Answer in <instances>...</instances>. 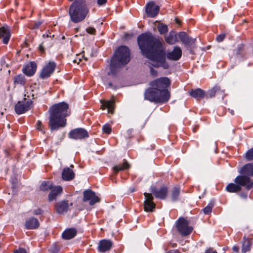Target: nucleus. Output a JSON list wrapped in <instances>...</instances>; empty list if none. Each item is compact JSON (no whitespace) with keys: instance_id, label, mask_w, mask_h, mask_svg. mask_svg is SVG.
<instances>
[{"instance_id":"1","label":"nucleus","mask_w":253,"mask_h":253,"mask_svg":"<svg viewBox=\"0 0 253 253\" xmlns=\"http://www.w3.org/2000/svg\"><path fill=\"white\" fill-rule=\"evenodd\" d=\"M137 42L143 55L151 60L156 67L168 69L169 65L166 62V53L162 43L151 33H144L137 38Z\"/></svg>"},{"instance_id":"2","label":"nucleus","mask_w":253,"mask_h":253,"mask_svg":"<svg viewBox=\"0 0 253 253\" xmlns=\"http://www.w3.org/2000/svg\"><path fill=\"white\" fill-rule=\"evenodd\" d=\"M241 175L237 176L234 179V183L228 184L226 190L230 193L240 192L242 187H245V191L240 194L241 197L246 199L248 197V191L253 188V180L250 178L253 176V163L244 165L240 170Z\"/></svg>"},{"instance_id":"3","label":"nucleus","mask_w":253,"mask_h":253,"mask_svg":"<svg viewBox=\"0 0 253 253\" xmlns=\"http://www.w3.org/2000/svg\"><path fill=\"white\" fill-rule=\"evenodd\" d=\"M170 84V80L167 77L160 78L151 82L150 87L145 92V99L156 103L167 102L170 97V92L167 89Z\"/></svg>"},{"instance_id":"4","label":"nucleus","mask_w":253,"mask_h":253,"mask_svg":"<svg viewBox=\"0 0 253 253\" xmlns=\"http://www.w3.org/2000/svg\"><path fill=\"white\" fill-rule=\"evenodd\" d=\"M68 108V104L64 102L54 104L49 108L48 126L51 131L65 126L66 124L65 118L69 115Z\"/></svg>"},{"instance_id":"5","label":"nucleus","mask_w":253,"mask_h":253,"mask_svg":"<svg viewBox=\"0 0 253 253\" xmlns=\"http://www.w3.org/2000/svg\"><path fill=\"white\" fill-rule=\"evenodd\" d=\"M89 8L85 0H75L69 6L68 13L74 23L84 20L88 15Z\"/></svg>"},{"instance_id":"6","label":"nucleus","mask_w":253,"mask_h":253,"mask_svg":"<svg viewBox=\"0 0 253 253\" xmlns=\"http://www.w3.org/2000/svg\"><path fill=\"white\" fill-rule=\"evenodd\" d=\"M129 60V51L128 47L126 46L119 47L111 60L110 72L108 74H116L119 68L127 64Z\"/></svg>"},{"instance_id":"7","label":"nucleus","mask_w":253,"mask_h":253,"mask_svg":"<svg viewBox=\"0 0 253 253\" xmlns=\"http://www.w3.org/2000/svg\"><path fill=\"white\" fill-rule=\"evenodd\" d=\"M178 232L182 236L189 235L193 230V227L189 225V222L186 218L180 217L176 222L175 225Z\"/></svg>"},{"instance_id":"8","label":"nucleus","mask_w":253,"mask_h":253,"mask_svg":"<svg viewBox=\"0 0 253 253\" xmlns=\"http://www.w3.org/2000/svg\"><path fill=\"white\" fill-rule=\"evenodd\" d=\"M178 36L185 47L189 50L190 52L192 53V48L195 47L196 39L189 37L188 35L184 32H179L178 34Z\"/></svg>"},{"instance_id":"9","label":"nucleus","mask_w":253,"mask_h":253,"mask_svg":"<svg viewBox=\"0 0 253 253\" xmlns=\"http://www.w3.org/2000/svg\"><path fill=\"white\" fill-rule=\"evenodd\" d=\"M32 104V102L30 99L26 100V99L24 98L23 102L19 101L15 105V112L18 114L24 113L31 108Z\"/></svg>"},{"instance_id":"10","label":"nucleus","mask_w":253,"mask_h":253,"mask_svg":"<svg viewBox=\"0 0 253 253\" xmlns=\"http://www.w3.org/2000/svg\"><path fill=\"white\" fill-rule=\"evenodd\" d=\"M145 200L144 203V211L147 212H152L155 209L156 205L153 202L154 197L152 194L144 193Z\"/></svg>"},{"instance_id":"11","label":"nucleus","mask_w":253,"mask_h":253,"mask_svg":"<svg viewBox=\"0 0 253 253\" xmlns=\"http://www.w3.org/2000/svg\"><path fill=\"white\" fill-rule=\"evenodd\" d=\"M69 137L75 139H81L88 137L87 131L84 128H79L71 130L69 133Z\"/></svg>"},{"instance_id":"12","label":"nucleus","mask_w":253,"mask_h":253,"mask_svg":"<svg viewBox=\"0 0 253 253\" xmlns=\"http://www.w3.org/2000/svg\"><path fill=\"white\" fill-rule=\"evenodd\" d=\"M150 190L157 198L165 199L167 196L168 188L166 186H162L159 189H157L155 186H152Z\"/></svg>"},{"instance_id":"13","label":"nucleus","mask_w":253,"mask_h":253,"mask_svg":"<svg viewBox=\"0 0 253 253\" xmlns=\"http://www.w3.org/2000/svg\"><path fill=\"white\" fill-rule=\"evenodd\" d=\"M83 201L84 202L89 201V205H93L96 203L99 202V199L95 195L94 192L90 190H86L84 192Z\"/></svg>"},{"instance_id":"14","label":"nucleus","mask_w":253,"mask_h":253,"mask_svg":"<svg viewBox=\"0 0 253 253\" xmlns=\"http://www.w3.org/2000/svg\"><path fill=\"white\" fill-rule=\"evenodd\" d=\"M56 67V64L53 62H49L42 70L40 77L42 79L48 78L53 72Z\"/></svg>"},{"instance_id":"15","label":"nucleus","mask_w":253,"mask_h":253,"mask_svg":"<svg viewBox=\"0 0 253 253\" xmlns=\"http://www.w3.org/2000/svg\"><path fill=\"white\" fill-rule=\"evenodd\" d=\"M159 7L156 5L154 1L149 2L146 5V12L148 16L154 17L158 13Z\"/></svg>"},{"instance_id":"16","label":"nucleus","mask_w":253,"mask_h":253,"mask_svg":"<svg viewBox=\"0 0 253 253\" xmlns=\"http://www.w3.org/2000/svg\"><path fill=\"white\" fill-rule=\"evenodd\" d=\"M182 55V50L178 46H175L171 52H168L167 57L168 59L177 61L180 59Z\"/></svg>"},{"instance_id":"17","label":"nucleus","mask_w":253,"mask_h":253,"mask_svg":"<svg viewBox=\"0 0 253 253\" xmlns=\"http://www.w3.org/2000/svg\"><path fill=\"white\" fill-rule=\"evenodd\" d=\"M112 245L113 243L111 240L103 239L99 241L98 250L100 252L104 253L110 251Z\"/></svg>"},{"instance_id":"18","label":"nucleus","mask_w":253,"mask_h":253,"mask_svg":"<svg viewBox=\"0 0 253 253\" xmlns=\"http://www.w3.org/2000/svg\"><path fill=\"white\" fill-rule=\"evenodd\" d=\"M37 65L34 62H31L23 68V72L28 76H31L36 72Z\"/></svg>"},{"instance_id":"19","label":"nucleus","mask_w":253,"mask_h":253,"mask_svg":"<svg viewBox=\"0 0 253 253\" xmlns=\"http://www.w3.org/2000/svg\"><path fill=\"white\" fill-rule=\"evenodd\" d=\"M10 38V32L8 27L0 28V39H2L3 43L7 44Z\"/></svg>"},{"instance_id":"20","label":"nucleus","mask_w":253,"mask_h":253,"mask_svg":"<svg viewBox=\"0 0 253 253\" xmlns=\"http://www.w3.org/2000/svg\"><path fill=\"white\" fill-rule=\"evenodd\" d=\"M25 226L28 229H35L39 227L40 223L37 218L31 217L26 221Z\"/></svg>"},{"instance_id":"21","label":"nucleus","mask_w":253,"mask_h":253,"mask_svg":"<svg viewBox=\"0 0 253 253\" xmlns=\"http://www.w3.org/2000/svg\"><path fill=\"white\" fill-rule=\"evenodd\" d=\"M68 207V202L63 201L57 203L55 206V209L57 213H63L67 211Z\"/></svg>"},{"instance_id":"22","label":"nucleus","mask_w":253,"mask_h":253,"mask_svg":"<svg viewBox=\"0 0 253 253\" xmlns=\"http://www.w3.org/2000/svg\"><path fill=\"white\" fill-rule=\"evenodd\" d=\"M75 177V173L72 169L70 168H65L62 172V178L64 180L69 181Z\"/></svg>"},{"instance_id":"23","label":"nucleus","mask_w":253,"mask_h":253,"mask_svg":"<svg viewBox=\"0 0 253 253\" xmlns=\"http://www.w3.org/2000/svg\"><path fill=\"white\" fill-rule=\"evenodd\" d=\"M62 192V188L61 186H55L52 188L51 192L49 194L48 198L49 201L54 200L56 196Z\"/></svg>"},{"instance_id":"24","label":"nucleus","mask_w":253,"mask_h":253,"mask_svg":"<svg viewBox=\"0 0 253 253\" xmlns=\"http://www.w3.org/2000/svg\"><path fill=\"white\" fill-rule=\"evenodd\" d=\"M101 102L102 103V105L101 106V108L102 109H105V108H106L108 109V113L111 114L114 113V109L115 108V100L114 98L112 100L103 102V101H101Z\"/></svg>"},{"instance_id":"25","label":"nucleus","mask_w":253,"mask_h":253,"mask_svg":"<svg viewBox=\"0 0 253 253\" xmlns=\"http://www.w3.org/2000/svg\"><path fill=\"white\" fill-rule=\"evenodd\" d=\"M165 40L169 44H174L177 42V35L174 31H170L168 35L165 36Z\"/></svg>"},{"instance_id":"26","label":"nucleus","mask_w":253,"mask_h":253,"mask_svg":"<svg viewBox=\"0 0 253 253\" xmlns=\"http://www.w3.org/2000/svg\"><path fill=\"white\" fill-rule=\"evenodd\" d=\"M77 234V230L75 228L67 229L62 233V236L63 239L70 240L74 238Z\"/></svg>"},{"instance_id":"27","label":"nucleus","mask_w":253,"mask_h":253,"mask_svg":"<svg viewBox=\"0 0 253 253\" xmlns=\"http://www.w3.org/2000/svg\"><path fill=\"white\" fill-rule=\"evenodd\" d=\"M189 93L192 97L197 99L203 98L204 97L205 95L204 91L200 88H197L194 90L192 89Z\"/></svg>"},{"instance_id":"28","label":"nucleus","mask_w":253,"mask_h":253,"mask_svg":"<svg viewBox=\"0 0 253 253\" xmlns=\"http://www.w3.org/2000/svg\"><path fill=\"white\" fill-rule=\"evenodd\" d=\"M251 246L252 242L251 240L248 238H246V236H244L242 243V252L245 253L249 251L251 249Z\"/></svg>"},{"instance_id":"29","label":"nucleus","mask_w":253,"mask_h":253,"mask_svg":"<svg viewBox=\"0 0 253 253\" xmlns=\"http://www.w3.org/2000/svg\"><path fill=\"white\" fill-rule=\"evenodd\" d=\"M129 168V165L128 162L125 160H124V163L122 165H116L113 167V169L115 172H118L119 171L123 170L125 169H128Z\"/></svg>"},{"instance_id":"30","label":"nucleus","mask_w":253,"mask_h":253,"mask_svg":"<svg viewBox=\"0 0 253 253\" xmlns=\"http://www.w3.org/2000/svg\"><path fill=\"white\" fill-rule=\"evenodd\" d=\"M26 82L25 77L23 75H19L16 76L14 78V85H24Z\"/></svg>"},{"instance_id":"31","label":"nucleus","mask_w":253,"mask_h":253,"mask_svg":"<svg viewBox=\"0 0 253 253\" xmlns=\"http://www.w3.org/2000/svg\"><path fill=\"white\" fill-rule=\"evenodd\" d=\"M52 183L50 181H43L42 182L40 189L42 191H47L52 188Z\"/></svg>"},{"instance_id":"32","label":"nucleus","mask_w":253,"mask_h":253,"mask_svg":"<svg viewBox=\"0 0 253 253\" xmlns=\"http://www.w3.org/2000/svg\"><path fill=\"white\" fill-rule=\"evenodd\" d=\"M222 91L221 90L220 86L216 85L213 87L211 89L209 90L208 92V95L209 97H214L216 93H220Z\"/></svg>"},{"instance_id":"33","label":"nucleus","mask_w":253,"mask_h":253,"mask_svg":"<svg viewBox=\"0 0 253 253\" xmlns=\"http://www.w3.org/2000/svg\"><path fill=\"white\" fill-rule=\"evenodd\" d=\"M157 28L161 34H164L166 33L168 31L167 26L162 23H159L158 25Z\"/></svg>"},{"instance_id":"34","label":"nucleus","mask_w":253,"mask_h":253,"mask_svg":"<svg viewBox=\"0 0 253 253\" xmlns=\"http://www.w3.org/2000/svg\"><path fill=\"white\" fill-rule=\"evenodd\" d=\"M180 190L178 188L174 187L172 191L171 197L173 201H176L179 195Z\"/></svg>"},{"instance_id":"35","label":"nucleus","mask_w":253,"mask_h":253,"mask_svg":"<svg viewBox=\"0 0 253 253\" xmlns=\"http://www.w3.org/2000/svg\"><path fill=\"white\" fill-rule=\"evenodd\" d=\"M245 158L248 161L253 160V148L249 149L245 154Z\"/></svg>"},{"instance_id":"36","label":"nucleus","mask_w":253,"mask_h":253,"mask_svg":"<svg viewBox=\"0 0 253 253\" xmlns=\"http://www.w3.org/2000/svg\"><path fill=\"white\" fill-rule=\"evenodd\" d=\"M102 130L104 133L107 134H110L112 131L110 125L109 124L104 125L102 127Z\"/></svg>"},{"instance_id":"37","label":"nucleus","mask_w":253,"mask_h":253,"mask_svg":"<svg viewBox=\"0 0 253 253\" xmlns=\"http://www.w3.org/2000/svg\"><path fill=\"white\" fill-rule=\"evenodd\" d=\"M213 207L212 204H210L208 206L205 207L203 209V211L205 214H208L211 212L212 208Z\"/></svg>"},{"instance_id":"38","label":"nucleus","mask_w":253,"mask_h":253,"mask_svg":"<svg viewBox=\"0 0 253 253\" xmlns=\"http://www.w3.org/2000/svg\"><path fill=\"white\" fill-rule=\"evenodd\" d=\"M42 22L40 21L35 22L29 25V28L32 29H37L41 25Z\"/></svg>"},{"instance_id":"39","label":"nucleus","mask_w":253,"mask_h":253,"mask_svg":"<svg viewBox=\"0 0 253 253\" xmlns=\"http://www.w3.org/2000/svg\"><path fill=\"white\" fill-rule=\"evenodd\" d=\"M37 129L42 131L43 134L45 133V130L42 126V123L41 121H39L36 126Z\"/></svg>"},{"instance_id":"40","label":"nucleus","mask_w":253,"mask_h":253,"mask_svg":"<svg viewBox=\"0 0 253 253\" xmlns=\"http://www.w3.org/2000/svg\"><path fill=\"white\" fill-rule=\"evenodd\" d=\"M244 49V46L242 44L239 45L238 48L235 50L237 55H240L242 54Z\"/></svg>"},{"instance_id":"41","label":"nucleus","mask_w":253,"mask_h":253,"mask_svg":"<svg viewBox=\"0 0 253 253\" xmlns=\"http://www.w3.org/2000/svg\"><path fill=\"white\" fill-rule=\"evenodd\" d=\"M86 31L89 34H95L96 30L95 28L93 27H88L87 28H86Z\"/></svg>"},{"instance_id":"42","label":"nucleus","mask_w":253,"mask_h":253,"mask_svg":"<svg viewBox=\"0 0 253 253\" xmlns=\"http://www.w3.org/2000/svg\"><path fill=\"white\" fill-rule=\"evenodd\" d=\"M59 247L57 245H54L52 248L50 249V251L52 253H57L59 251Z\"/></svg>"},{"instance_id":"43","label":"nucleus","mask_w":253,"mask_h":253,"mask_svg":"<svg viewBox=\"0 0 253 253\" xmlns=\"http://www.w3.org/2000/svg\"><path fill=\"white\" fill-rule=\"evenodd\" d=\"M225 38V34H222L218 35L216 37V40L218 42H221Z\"/></svg>"},{"instance_id":"44","label":"nucleus","mask_w":253,"mask_h":253,"mask_svg":"<svg viewBox=\"0 0 253 253\" xmlns=\"http://www.w3.org/2000/svg\"><path fill=\"white\" fill-rule=\"evenodd\" d=\"M105 83L108 84L109 87H113L114 89H117L118 88V86L116 84L113 85V83L111 82H109L107 81H105Z\"/></svg>"},{"instance_id":"45","label":"nucleus","mask_w":253,"mask_h":253,"mask_svg":"<svg viewBox=\"0 0 253 253\" xmlns=\"http://www.w3.org/2000/svg\"><path fill=\"white\" fill-rule=\"evenodd\" d=\"M14 253H27L25 249H24L23 248H19L18 250H15L14 252Z\"/></svg>"},{"instance_id":"46","label":"nucleus","mask_w":253,"mask_h":253,"mask_svg":"<svg viewBox=\"0 0 253 253\" xmlns=\"http://www.w3.org/2000/svg\"><path fill=\"white\" fill-rule=\"evenodd\" d=\"M33 212L36 215H40L42 214V211L41 209H38L37 210H34Z\"/></svg>"},{"instance_id":"47","label":"nucleus","mask_w":253,"mask_h":253,"mask_svg":"<svg viewBox=\"0 0 253 253\" xmlns=\"http://www.w3.org/2000/svg\"><path fill=\"white\" fill-rule=\"evenodd\" d=\"M132 132V129H128L126 131V137H127V138L131 137V135Z\"/></svg>"},{"instance_id":"48","label":"nucleus","mask_w":253,"mask_h":253,"mask_svg":"<svg viewBox=\"0 0 253 253\" xmlns=\"http://www.w3.org/2000/svg\"><path fill=\"white\" fill-rule=\"evenodd\" d=\"M11 181V183H12V184L13 185L12 188L13 187H15L16 186V185L17 183V179L16 178H15V177L12 178Z\"/></svg>"},{"instance_id":"49","label":"nucleus","mask_w":253,"mask_h":253,"mask_svg":"<svg viewBox=\"0 0 253 253\" xmlns=\"http://www.w3.org/2000/svg\"><path fill=\"white\" fill-rule=\"evenodd\" d=\"M107 0H97V3L99 5H102L106 3Z\"/></svg>"},{"instance_id":"50","label":"nucleus","mask_w":253,"mask_h":253,"mask_svg":"<svg viewBox=\"0 0 253 253\" xmlns=\"http://www.w3.org/2000/svg\"><path fill=\"white\" fill-rule=\"evenodd\" d=\"M39 51L43 53H44V47H43V43H42L39 47Z\"/></svg>"},{"instance_id":"51","label":"nucleus","mask_w":253,"mask_h":253,"mask_svg":"<svg viewBox=\"0 0 253 253\" xmlns=\"http://www.w3.org/2000/svg\"><path fill=\"white\" fill-rule=\"evenodd\" d=\"M205 253H217L216 251H213L212 249H209L207 250Z\"/></svg>"},{"instance_id":"52","label":"nucleus","mask_w":253,"mask_h":253,"mask_svg":"<svg viewBox=\"0 0 253 253\" xmlns=\"http://www.w3.org/2000/svg\"><path fill=\"white\" fill-rule=\"evenodd\" d=\"M167 253H180L179 251L177 250H172L169 251V252Z\"/></svg>"},{"instance_id":"53","label":"nucleus","mask_w":253,"mask_h":253,"mask_svg":"<svg viewBox=\"0 0 253 253\" xmlns=\"http://www.w3.org/2000/svg\"><path fill=\"white\" fill-rule=\"evenodd\" d=\"M151 74L153 75V76H156L157 75V72L156 71H155L153 68H151Z\"/></svg>"},{"instance_id":"54","label":"nucleus","mask_w":253,"mask_h":253,"mask_svg":"<svg viewBox=\"0 0 253 253\" xmlns=\"http://www.w3.org/2000/svg\"><path fill=\"white\" fill-rule=\"evenodd\" d=\"M233 250L234 251H235L236 252H238L239 249V247H238L234 246L233 248Z\"/></svg>"},{"instance_id":"55","label":"nucleus","mask_w":253,"mask_h":253,"mask_svg":"<svg viewBox=\"0 0 253 253\" xmlns=\"http://www.w3.org/2000/svg\"><path fill=\"white\" fill-rule=\"evenodd\" d=\"M175 22H176V23H177V24H180V20H179V19H177V18H176V19H175Z\"/></svg>"},{"instance_id":"56","label":"nucleus","mask_w":253,"mask_h":253,"mask_svg":"<svg viewBox=\"0 0 253 253\" xmlns=\"http://www.w3.org/2000/svg\"><path fill=\"white\" fill-rule=\"evenodd\" d=\"M34 96H35V95H34V93H32V94H31V96L32 97V98H33V99H34V98H36V97H37V96H36V97H35Z\"/></svg>"},{"instance_id":"57","label":"nucleus","mask_w":253,"mask_h":253,"mask_svg":"<svg viewBox=\"0 0 253 253\" xmlns=\"http://www.w3.org/2000/svg\"><path fill=\"white\" fill-rule=\"evenodd\" d=\"M134 191V188H132V189H131V192H133Z\"/></svg>"},{"instance_id":"58","label":"nucleus","mask_w":253,"mask_h":253,"mask_svg":"<svg viewBox=\"0 0 253 253\" xmlns=\"http://www.w3.org/2000/svg\"><path fill=\"white\" fill-rule=\"evenodd\" d=\"M73 167H74L73 165H71L70 166V168H73Z\"/></svg>"},{"instance_id":"59","label":"nucleus","mask_w":253,"mask_h":253,"mask_svg":"<svg viewBox=\"0 0 253 253\" xmlns=\"http://www.w3.org/2000/svg\"><path fill=\"white\" fill-rule=\"evenodd\" d=\"M231 113L233 115V111H231Z\"/></svg>"},{"instance_id":"60","label":"nucleus","mask_w":253,"mask_h":253,"mask_svg":"<svg viewBox=\"0 0 253 253\" xmlns=\"http://www.w3.org/2000/svg\"><path fill=\"white\" fill-rule=\"evenodd\" d=\"M175 246H176V244H174V245H173L172 246V247H174Z\"/></svg>"},{"instance_id":"61","label":"nucleus","mask_w":253,"mask_h":253,"mask_svg":"<svg viewBox=\"0 0 253 253\" xmlns=\"http://www.w3.org/2000/svg\"><path fill=\"white\" fill-rule=\"evenodd\" d=\"M175 246H176V244H174V245H173L172 246V247H174Z\"/></svg>"},{"instance_id":"62","label":"nucleus","mask_w":253,"mask_h":253,"mask_svg":"<svg viewBox=\"0 0 253 253\" xmlns=\"http://www.w3.org/2000/svg\"><path fill=\"white\" fill-rule=\"evenodd\" d=\"M175 246H176V244H174V245H173L172 246V247H174Z\"/></svg>"},{"instance_id":"63","label":"nucleus","mask_w":253,"mask_h":253,"mask_svg":"<svg viewBox=\"0 0 253 253\" xmlns=\"http://www.w3.org/2000/svg\"><path fill=\"white\" fill-rule=\"evenodd\" d=\"M175 246H176V244H174V245H173L172 246V247H174Z\"/></svg>"},{"instance_id":"64","label":"nucleus","mask_w":253,"mask_h":253,"mask_svg":"<svg viewBox=\"0 0 253 253\" xmlns=\"http://www.w3.org/2000/svg\"><path fill=\"white\" fill-rule=\"evenodd\" d=\"M84 59H85V60H87V58H84Z\"/></svg>"}]
</instances>
